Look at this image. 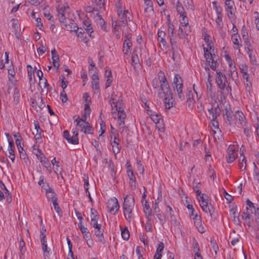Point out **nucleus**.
I'll return each instance as SVG.
<instances>
[{
	"label": "nucleus",
	"mask_w": 259,
	"mask_h": 259,
	"mask_svg": "<svg viewBox=\"0 0 259 259\" xmlns=\"http://www.w3.org/2000/svg\"><path fill=\"white\" fill-rule=\"evenodd\" d=\"M109 103L112 107V113L113 115L114 114L118 113V118L119 119V132L122 134L125 130L124 119L126 117L125 113L124 111L123 103L120 93L115 94L113 92L109 100ZM126 131L128 130L125 128Z\"/></svg>",
	"instance_id": "obj_1"
},
{
	"label": "nucleus",
	"mask_w": 259,
	"mask_h": 259,
	"mask_svg": "<svg viewBox=\"0 0 259 259\" xmlns=\"http://www.w3.org/2000/svg\"><path fill=\"white\" fill-rule=\"evenodd\" d=\"M159 82L160 83L161 92L158 95L159 97L163 98L164 106L166 109H169L173 106L174 100L172 98V94L169 88V84L166 80L164 73L162 71L158 72Z\"/></svg>",
	"instance_id": "obj_2"
},
{
	"label": "nucleus",
	"mask_w": 259,
	"mask_h": 259,
	"mask_svg": "<svg viewBox=\"0 0 259 259\" xmlns=\"http://www.w3.org/2000/svg\"><path fill=\"white\" fill-rule=\"evenodd\" d=\"M195 191L196 195L199 196L198 200L202 209L205 213H209L211 218L212 219L213 218V213L214 210L211 204H208L209 200L208 199L207 196L204 194H201V191L198 189Z\"/></svg>",
	"instance_id": "obj_3"
},
{
	"label": "nucleus",
	"mask_w": 259,
	"mask_h": 259,
	"mask_svg": "<svg viewBox=\"0 0 259 259\" xmlns=\"http://www.w3.org/2000/svg\"><path fill=\"white\" fill-rule=\"evenodd\" d=\"M174 83L175 85L174 88L176 90L179 98L182 101L184 100L185 96L182 91V79L179 75L176 74L175 75Z\"/></svg>",
	"instance_id": "obj_4"
},
{
	"label": "nucleus",
	"mask_w": 259,
	"mask_h": 259,
	"mask_svg": "<svg viewBox=\"0 0 259 259\" xmlns=\"http://www.w3.org/2000/svg\"><path fill=\"white\" fill-rule=\"evenodd\" d=\"M117 13L119 19V22L118 24L116 23L115 24V28H116V27H119L120 26H124L126 25L127 22L126 14H129L127 10H124V11L122 12V10L119 9L117 10Z\"/></svg>",
	"instance_id": "obj_5"
},
{
	"label": "nucleus",
	"mask_w": 259,
	"mask_h": 259,
	"mask_svg": "<svg viewBox=\"0 0 259 259\" xmlns=\"http://www.w3.org/2000/svg\"><path fill=\"white\" fill-rule=\"evenodd\" d=\"M107 207L111 213L115 214L119 209V205L117 199L116 198H110L108 201Z\"/></svg>",
	"instance_id": "obj_6"
},
{
	"label": "nucleus",
	"mask_w": 259,
	"mask_h": 259,
	"mask_svg": "<svg viewBox=\"0 0 259 259\" xmlns=\"http://www.w3.org/2000/svg\"><path fill=\"white\" fill-rule=\"evenodd\" d=\"M113 132H111V144L112 146L113 152L115 154H118L119 153L121 146L119 145V139L117 138L116 136H114L113 137Z\"/></svg>",
	"instance_id": "obj_7"
},
{
	"label": "nucleus",
	"mask_w": 259,
	"mask_h": 259,
	"mask_svg": "<svg viewBox=\"0 0 259 259\" xmlns=\"http://www.w3.org/2000/svg\"><path fill=\"white\" fill-rule=\"evenodd\" d=\"M135 207V199L132 194L127 195L124 198L123 209L134 208Z\"/></svg>",
	"instance_id": "obj_8"
},
{
	"label": "nucleus",
	"mask_w": 259,
	"mask_h": 259,
	"mask_svg": "<svg viewBox=\"0 0 259 259\" xmlns=\"http://www.w3.org/2000/svg\"><path fill=\"white\" fill-rule=\"evenodd\" d=\"M237 156V153L234 145H230L227 149V161L228 163L233 162Z\"/></svg>",
	"instance_id": "obj_9"
},
{
	"label": "nucleus",
	"mask_w": 259,
	"mask_h": 259,
	"mask_svg": "<svg viewBox=\"0 0 259 259\" xmlns=\"http://www.w3.org/2000/svg\"><path fill=\"white\" fill-rule=\"evenodd\" d=\"M63 137L69 143L73 145L78 144V133H75V135L70 137V134L67 130L63 132Z\"/></svg>",
	"instance_id": "obj_10"
},
{
	"label": "nucleus",
	"mask_w": 259,
	"mask_h": 259,
	"mask_svg": "<svg viewBox=\"0 0 259 259\" xmlns=\"http://www.w3.org/2000/svg\"><path fill=\"white\" fill-rule=\"evenodd\" d=\"M225 115L226 118H225V123L228 125H232L234 121L233 118V112L230 107H225Z\"/></svg>",
	"instance_id": "obj_11"
},
{
	"label": "nucleus",
	"mask_w": 259,
	"mask_h": 259,
	"mask_svg": "<svg viewBox=\"0 0 259 259\" xmlns=\"http://www.w3.org/2000/svg\"><path fill=\"white\" fill-rule=\"evenodd\" d=\"M48 188L46 189V194L47 198L51 200L52 203L57 201V197L56 194L53 191L52 189L47 185Z\"/></svg>",
	"instance_id": "obj_12"
},
{
	"label": "nucleus",
	"mask_w": 259,
	"mask_h": 259,
	"mask_svg": "<svg viewBox=\"0 0 259 259\" xmlns=\"http://www.w3.org/2000/svg\"><path fill=\"white\" fill-rule=\"evenodd\" d=\"M68 7L59 6L57 8L59 20L60 22H64L66 20L64 12Z\"/></svg>",
	"instance_id": "obj_13"
},
{
	"label": "nucleus",
	"mask_w": 259,
	"mask_h": 259,
	"mask_svg": "<svg viewBox=\"0 0 259 259\" xmlns=\"http://www.w3.org/2000/svg\"><path fill=\"white\" fill-rule=\"evenodd\" d=\"M217 74L216 82L219 89L221 90H224L226 87V84L222 79L223 74L221 71H217Z\"/></svg>",
	"instance_id": "obj_14"
},
{
	"label": "nucleus",
	"mask_w": 259,
	"mask_h": 259,
	"mask_svg": "<svg viewBox=\"0 0 259 259\" xmlns=\"http://www.w3.org/2000/svg\"><path fill=\"white\" fill-rule=\"evenodd\" d=\"M8 141H9L8 150H9V154H10L9 155V157L11 159L12 161L13 162H14L15 158V154H14L15 146H14L13 140L10 141V140L8 139Z\"/></svg>",
	"instance_id": "obj_15"
},
{
	"label": "nucleus",
	"mask_w": 259,
	"mask_h": 259,
	"mask_svg": "<svg viewBox=\"0 0 259 259\" xmlns=\"http://www.w3.org/2000/svg\"><path fill=\"white\" fill-rule=\"evenodd\" d=\"M194 220V223L197 228L199 229V231L201 232H204V228L201 227V217L196 213L193 218Z\"/></svg>",
	"instance_id": "obj_16"
},
{
	"label": "nucleus",
	"mask_w": 259,
	"mask_h": 259,
	"mask_svg": "<svg viewBox=\"0 0 259 259\" xmlns=\"http://www.w3.org/2000/svg\"><path fill=\"white\" fill-rule=\"evenodd\" d=\"M170 41L171 45V50L172 52V58L174 60L175 57H177V54H178L179 48L177 44V42L172 39V38H170Z\"/></svg>",
	"instance_id": "obj_17"
},
{
	"label": "nucleus",
	"mask_w": 259,
	"mask_h": 259,
	"mask_svg": "<svg viewBox=\"0 0 259 259\" xmlns=\"http://www.w3.org/2000/svg\"><path fill=\"white\" fill-rule=\"evenodd\" d=\"M83 117H84V119H83L82 118H77L74 121V123H76V125L79 126L81 128V131H83L85 126H86V125L88 123V122L85 121L86 116L85 114H84Z\"/></svg>",
	"instance_id": "obj_18"
},
{
	"label": "nucleus",
	"mask_w": 259,
	"mask_h": 259,
	"mask_svg": "<svg viewBox=\"0 0 259 259\" xmlns=\"http://www.w3.org/2000/svg\"><path fill=\"white\" fill-rule=\"evenodd\" d=\"M229 71V76L232 78V79L235 81V83H237V81H238V72L236 71V66H233Z\"/></svg>",
	"instance_id": "obj_19"
},
{
	"label": "nucleus",
	"mask_w": 259,
	"mask_h": 259,
	"mask_svg": "<svg viewBox=\"0 0 259 259\" xmlns=\"http://www.w3.org/2000/svg\"><path fill=\"white\" fill-rule=\"evenodd\" d=\"M235 116L236 118L239 120L241 125L244 126L245 125V117L242 112L240 111H236Z\"/></svg>",
	"instance_id": "obj_20"
},
{
	"label": "nucleus",
	"mask_w": 259,
	"mask_h": 259,
	"mask_svg": "<svg viewBox=\"0 0 259 259\" xmlns=\"http://www.w3.org/2000/svg\"><path fill=\"white\" fill-rule=\"evenodd\" d=\"M204 52L205 58L208 62L213 58H218V56H216L214 52H213V54L209 52L208 49L205 48H204Z\"/></svg>",
	"instance_id": "obj_21"
},
{
	"label": "nucleus",
	"mask_w": 259,
	"mask_h": 259,
	"mask_svg": "<svg viewBox=\"0 0 259 259\" xmlns=\"http://www.w3.org/2000/svg\"><path fill=\"white\" fill-rule=\"evenodd\" d=\"M95 20L100 25L102 29H105V21L99 13H96L94 16Z\"/></svg>",
	"instance_id": "obj_22"
},
{
	"label": "nucleus",
	"mask_w": 259,
	"mask_h": 259,
	"mask_svg": "<svg viewBox=\"0 0 259 259\" xmlns=\"http://www.w3.org/2000/svg\"><path fill=\"white\" fill-rule=\"evenodd\" d=\"M40 241L41 244L42 245V250L44 252L45 256H48L49 254V251H47V239L46 235L40 236Z\"/></svg>",
	"instance_id": "obj_23"
},
{
	"label": "nucleus",
	"mask_w": 259,
	"mask_h": 259,
	"mask_svg": "<svg viewBox=\"0 0 259 259\" xmlns=\"http://www.w3.org/2000/svg\"><path fill=\"white\" fill-rule=\"evenodd\" d=\"M230 213L231 215H233V222L236 224H239L240 220L239 218V215H236L237 213V208L236 207L232 208L230 210Z\"/></svg>",
	"instance_id": "obj_24"
},
{
	"label": "nucleus",
	"mask_w": 259,
	"mask_h": 259,
	"mask_svg": "<svg viewBox=\"0 0 259 259\" xmlns=\"http://www.w3.org/2000/svg\"><path fill=\"white\" fill-rule=\"evenodd\" d=\"M83 27L85 31L87 32L90 37L92 36V33L93 32V28L91 26L89 21L85 20L83 23Z\"/></svg>",
	"instance_id": "obj_25"
},
{
	"label": "nucleus",
	"mask_w": 259,
	"mask_h": 259,
	"mask_svg": "<svg viewBox=\"0 0 259 259\" xmlns=\"http://www.w3.org/2000/svg\"><path fill=\"white\" fill-rule=\"evenodd\" d=\"M103 229L95 230V234L96 236L98 238L99 241L102 243H105V240L103 236Z\"/></svg>",
	"instance_id": "obj_26"
},
{
	"label": "nucleus",
	"mask_w": 259,
	"mask_h": 259,
	"mask_svg": "<svg viewBox=\"0 0 259 259\" xmlns=\"http://www.w3.org/2000/svg\"><path fill=\"white\" fill-rule=\"evenodd\" d=\"M134 208L123 209V213L125 219L130 222L133 218V210Z\"/></svg>",
	"instance_id": "obj_27"
},
{
	"label": "nucleus",
	"mask_w": 259,
	"mask_h": 259,
	"mask_svg": "<svg viewBox=\"0 0 259 259\" xmlns=\"http://www.w3.org/2000/svg\"><path fill=\"white\" fill-rule=\"evenodd\" d=\"M13 100L15 104H17L20 101V94L18 89L14 87Z\"/></svg>",
	"instance_id": "obj_28"
},
{
	"label": "nucleus",
	"mask_w": 259,
	"mask_h": 259,
	"mask_svg": "<svg viewBox=\"0 0 259 259\" xmlns=\"http://www.w3.org/2000/svg\"><path fill=\"white\" fill-rule=\"evenodd\" d=\"M232 39L234 45L236 46L234 47L235 49H239V48L242 46L241 44L240 43L241 41V38L239 35H237L235 36L232 37Z\"/></svg>",
	"instance_id": "obj_29"
},
{
	"label": "nucleus",
	"mask_w": 259,
	"mask_h": 259,
	"mask_svg": "<svg viewBox=\"0 0 259 259\" xmlns=\"http://www.w3.org/2000/svg\"><path fill=\"white\" fill-rule=\"evenodd\" d=\"M38 85L39 87L41 88L42 92H44L45 91V89H48V87L49 86L47 80L45 78H40V80H39V81Z\"/></svg>",
	"instance_id": "obj_30"
},
{
	"label": "nucleus",
	"mask_w": 259,
	"mask_h": 259,
	"mask_svg": "<svg viewBox=\"0 0 259 259\" xmlns=\"http://www.w3.org/2000/svg\"><path fill=\"white\" fill-rule=\"evenodd\" d=\"M131 64L135 69L140 66V61L137 54L132 56Z\"/></svg>",
	"instance_id": "obj_31"
},
{
	"label": "nucleus",
	"mask_w": 259,
	"mask_h": 259,
	"mask_svg": "<svg viewBox=\"0 0 259 259\" xmlns=\"http://www.w3.org/2000/svg\"><path fill=\"white\" fill-rule=\"evenodd\" d=\"M132 46V43L131 40H128V41L127 42H124L122 50L123 54H127L128 53L129 50H130Z\"/></svg>",
	"instance_id": "obj_32"
},
{
	"label": "nucleus",
	"mask_w": 259,
	"mask_h": 259,
	"mask_svg": "<svg viewBox=\"0 0 259 259\" xmlns=\"http://www.w3.org/2000/svg\"><path fill=\"white\" fill-rule=\"evenodd\" d=\"M208 111L210 115H211V117H209L210 119H217L218 116H219L220 114L219 113V110H217V111H214L212 107L208 109Z\"/></svg>",
	"instance_id": "obj_33"
},
{
	"label": "nucleus",
	"mask_w": 259,
	"mask_h": 259,
	"mask_svg": "<svg viewBox=\"0 0 259 259\" xmlns=\"http://www.w3.org/2000/svg\"><path fill=\"white\" fill-rule=\"evenodd\" d=\"M51 163L53 165L55 166L54 171L56 173H57L58 172H59L61 173L62 170V168L60 167V165H59V162L56 161V158L54 157L51 161Z\"/></svg>",
	"instance_id": "obj_34"
},
{
	"label": "nucleus",
	"mask_w": 259,
	"mask_h": 259,
	"mask_svg": "<svg viewBox=\"0 0 259 259\" xmlns=\"http://www.w3.org/2000/svg\"><path fill=\"white\" fill-rule=\"evenodd\" d=\"M19 249L20 253L23 255L24 254L25 251H26V247H25V243L23 239L22 238H21L19 241Z\"/></svg>",
	"instance_id": "obj_35"
},
{
	"label": "nucleus",
	"mask_w": 259,
	"mask_h": 259,
	"mask_svg": "<svg viewBox=\"0 0 259 259\" xmlns=\"http://www.w3.org/2000/svg\"><path fill=\"white\" fill-rule=\"evenodd\" d=\"M176 9L180 16L185 14L184 9L179 1L177 2Z\"/></svg>",
	"instance_id": "obj_36"
},
{
	"label": "nucleus",
	"mask_w": 259,
	"mask_h": 259,
	"mask_svg": "<svg viewBox=\"0 0 259 259\" xmlns=\"http://www.w3.org/2000/svg\"><path fill=\"white\" fill-rule=\"evenodd\" d=\"M127 174L128 177H129L130 181H136V177L134 174L133 171L131 168V165H128L127 166Z\"/></svg>",
	"instance_id": "obj_37"
},
{
	"label": "nucleus",
	"mask_w": 259,
	"mask_h": 259,
	"mask_svg": "<svg viewBox=\"0 0 259 259\" xmlns=\"http://www.w3.org/2000/svg\"><path fill=\"white\" fill-rule=\"evenodd\" d=\"M50 8L49 7H46L43 9V14L45 17L47 18L48 20H51L53 16L50 13Z\"/></svg>",
	"instance_id": "obj_38"
},
{
	"label": "nucleus",
	"mask_w": 259,
	"mask_h": 259,
	"mask_svg": "<svg viewBox=\"0 0 259 259\" xmlns=\"http://www.w3.org/2000/svg\"><path fill=\"white\" fill-rule=\"evenodd\" d=\"M243 78L246 80V82L244 83L245 86L246 88L250 89L251 87V83L250 80H249V74H245L243 75Z\"/></svg>",
	"instance_id": "obj_39"
},
{
	"label": "nucleus",
	"mask_w": 259,
	"mask_h": 259,
	"mask_svg": "<svg viewBox=\"0 0 259 259\" xmlns=\"http://www.w3.org/2000/svg\"><path fill=\"white\" fill-rule=\"evenodd\" d=\"M151 118L152 120L156 123H159L160 120L161 119L160 115L157 113H155L153 112L152 113H150Z\"/></svg>",
	"instance_id": "obj_40"
},
{
	"label": "nucleus",
	"mask_w": 259,
	"mask_h": 259,
	"mask_svg": "<svg viewBox=\"0 0 259 259\" xmlns=\"http://www.w3.org/2000/svg\"><path fill=\"white\" fill-rule=\"evenodd\" d=\"M67 242L68 246L69 248V253L68 255L69 256H71V258H68V259H74V255H73V252L72 251V245L71 242V241L68 238H67Z\"/></svg>",
	"instance_id": "obj_41"
},
{
	"label": "nucleus",
	"mask_w": 259,
	"mask_h": 259,
	"mask_svg": "<svg viewBox=\"0 0 259 259\" xmlns=\"http://www.w3.org/2000/svg\"><path fill=\"white\" fill-rule=\"evenodd\" d=\"M121 236L123 239L125 240H127L129 239L130 237V233L128 230L126 228L122 230L121 229Z\"/></svg>",
	"instance_id": "obj_42"
},
{
	"label": "nucleus",
	"mask_w": 259,
	"mask_h": 259,
	"mask_svg": "<svg viewBox=\"0 0 259 259\" xmlns=\"http://www.w3.org/2000/svg\"><path fill=\"white\" fill-rule=\"evenodd\" d=\"M216 23L218 24V26L219 27V28H222L223 26V23L222 21V14H217V18L216 20Z\"/></svg>",
	"instance_id": "obj_43"
},
{
	"label": "nucleus",
	"mask_w": 259,
	"mask_h": 259,
	"mask_svg": "<svg viewBox=\"0 0 259 259\" xmlns=\"http://www.w3.org/2000/svg\"><path fill=\"white\" fill-rule=\"evenodd\" d=\"M249 210L251 213L254 214L255 218L259 217V208L257 207V205H254L253 207L249 208Z\"/></svg>",
	"instance_id": "obj_44"
},
{
	"label": "nucleus",
	"mask_w": 259,
	"mask_h": 259,
	"mask_svg": "<svg viewBox=\"0 0 259 259\" xmlns=\"http://www.w3.org/2000/svg\"><path fill=\"white\" fill-rule=\"evenodd\" d=\"M40 161L41 163H43L44 166L46 168H51V164L45 156H41L40 158Z\"/></svg>",
	"instance_id": "obj_45"
},
{
	"label": "nucleus",
	"mask_w": 259,
	"mask_h": 259,
	"mask_svg": "<svg viewBox=\"0 0 259 259\" xmlns=\"http://www.w3.org/2000/svg\"><path fill=\"white\" fill-rule=\"evenodd\" d=\"M180 17L181 18L180 20L181 25L183 26H186L188 24V20L186 14L180 16Z\"/></svg>",
	"instance_id": "obj_46"
},
{
	"label": "nucleus",
	"mask_w": 259,
	"mask_h": 259,
	"mask_svg": "<svg viewBox=\"0 0 259 259\" xmlns=\"http://www.w3.org/2000/svg\"><path fill=\"white\" fill-rule=\"evenodd\" d=\"M91 221H95L96 219H98V212L94 208L91 209Z\"/></svg>",
	"instance_id": "obj_47"
},
{
	"label": "nucleus",
	"mask_w": 259,
	"mask_h": 259,
	"mask_svg": "<svg viewBox=\"0 0 259 259\" xmlns=\"http://www.w3.org/2000/svg\"><path fill=\"white\" fill-rule=\"evenodd\" d=\"M106 0H92V3H95L96 6H99L100 8L104 7Z\"/></svg>",
	"instance_id": "obj_48"
},
{
	"label": "nucleus",
	"mask_w": 259,
	"mask_h": 259,
	"mask_svg": "<svg viewBox=\"0 0 259 259\" xmlns=\"http://www.w3.org/2000/svg\"><path fill=\"white\" fill-rule=\"evenodd\" d=\"M215 58H213L211 60H210L208 62L210 68L213 70H215L218 66L217 61V60H215Z\"/></svg>",
	"instance_id": "obj_49"
},
{
	"label": "nucleus",
	"mask_w": 259,
	"mask_h": 259,
	"mask_svg": "<svg viewBox=\"0 0 259 259\" xmlns=\"http://www.w3.org/2000/svg\"><path fill=\"white\" fill-rule=\"evenodd\" d=\"M53 204L54 209L56 210V212L58 213V214L60 217H61L62 215V210L60 209L57 201L54 202V203H53Z\"/></svg>",
	"instance_id": "obj_50"
},
{
	"label": "nucleus",
	"mask_w": 259,
	"mask_h": 259,
	"mask_svg": "<svg viewBox=\"0 0 259 259\" xmlns=\"http://www.w3.org/2000/svg\"><path fill=\"white\" fill-rule=\"evenodd\" d=\"M84 188L85 190V192H89V177L88 176L84 175Z\"/></svg>",
	"instance_id": "obj_51"
},
{
	"label": "nucleus",
	"mask_w": 259,
	"mask_h": 259,
	"mask_svg": "<svg viewBox=\"0 0 259 259\" xmlns=\"http://www.w3.org/2000/svg\"><path fill=\"white\" fill-rule=\"evenodd\" d=\"M93 130V127L90 125L89 123L85 126L84 128L83 129V133L85 134H92V131Z\"/></svg>",
	"instance_id": "obj_52"
},
{
	"label": "nucleus",
	"mask_w": 259,
	"mask_h": 259,
	"mask_svg": "<svg viewBox=\"0 0 259 259\" xmlns=\"http://www.w3.org/2000/svg\"><path fill=\"white\" fill-rule=\"evenodd\" d=\"M217 2L214 1L212 2V5L213 6V8L215 9V11L217 14H221L222 12V9L221 7L217 6Z\"/></svg>",
	"instance_id": "obj_53"
},
{
	"label": "nucleus",
	"mask_w": 259,
	"mask_h": 259,
	"mask_svg": "<svg viewBox=\"0 0 259 259\" xmlns=\"http://www.w3.org/2000/svg\"><path fill=\"white\" fill-rule=\"evenodd\" d=\"M247 50H248L247 53H248V54L249 55V57L250 58V61L251 63H252V64H254L256 62V59L254 56H252L251 49L249 47H247Z\"/></svg>",
	"instance_id": "obj_54"
},
{
	"label": "nucleus",
	"mask_w": 259,
	"mask_h": 259,
	"mask_svg": "<svg viewBox=\"0 0 259 259\" xmlns=\"http://www.w3.org/2000/svg\"><path fill=\"white\" fill-rule=\"evenodd\" d=\"M210 244L214 250L215 253H217V251L219 250V247L217 244L216 241L213 239L210 240Z\"/></svg>",
	"instance_id": "obj_55"
},
{
	"label": "nucleus",
	"mask_w": 259,
	"mask_h": 259,
	"mask_svg": "<svg viewBox=\"0 0 259 259\" xmlns=\"http://www.w3.org/2000/svg\"><path fill=\"white\" fill-rule=\"evenodd\" d=\"M174 26L172 24L168 23V33L170 38H171L174 32Z\"/></svg>",
	"instance_id": "obj_56"
},
{
	"label": "nucleus",
	"mask_w": 259,
	"mask_h": 259,
	"mask_svg": "<svg viewBox=\"0 0 259 259\" xmlns=\"http://www.w3.org/2000/svg\"><path fill=\"white\" fill-rule=\"evenodd\" d=\"M193 246L194 252L195 253L197 252H198V251L200 250L199 247V244L195 238H193Z\"/></svg>",
	"instance_id": "obj_57"
},
{
	"label": "nucleus",
	"mask_w": 259,
	"mask_h": 259,
	"mask_svg": "<svg viewBox=\"0 0 259 259\" xmlns=\"http://www.w3.org/2000/svg\"><path fill=\"white\" fill-rule=\"evenodd\" d=\"M77 36L78 37H80L81 38V41H83L84 42L87 43L88 40H87L86 39V35H84V32H82L81 31H80L79 32H77Z\"/></svg>",
	"instance_id": "obj_58"
},
{
	"label": "nucleus",
	"mask_w": 259,
	"mask_h": 259,
	"mask_svg": "<svg viewBox=\"0 0 259 259\" xmlns=\"http://www.w3.org/2000/svg\"><path fill=\"white\" fill-rule=\"evenodd\" d=\"M164 243L162 242H160L158 247L157 248L156 251V254H161L162 251H163L164 249Z\"/></svg>",
	"instance_id": "obj_59"
},
{
	"label": "nucleus",
	"mask_w": 259,
	"mask_h": 259,
	"mask_svg": "<svg viewBox=\"0 0 259 259\" xmlns=\"http://www.w3.org/2000/svg\"><path fill=\"white\" fill-rule=\"evenodd\" d=\"M246 211H244L242 217L243 219H244L245 220H247L250 219V212L249 211L248 207H246Z\"/></svg>",
	"instance_id": "obj_60"
},
{
	"label": "nucleus",
	"mask_w": 259,
	"mask_h": 259,
	"mask_svg": "<svg viewBox=\"0 0 259 259\" xmlns=\"http://www.w3.org/2000/svg\"><path fill=\"white\" fill-rule=\"evenodd\" d=\"M223 194L225 198L229 202H231V201L233 200V197L229 194L225 190H224Z\"/></svg>",
	"instance_id": "obj_61"
},
{
	"label": "nucleus",
	"mask_w": 259,
	"mask_h": 259,
	"mask_svg": "<svg viewBox=\"0 0 259 259\" xmlns=\"http://www.w3.org/2000/svg\"><path fill=\"white\" fill-rule=\"evenodd\" d=\"M156 215H157L158 220H159L160 223L161 225H163L164 223H165V220L162 212H161L160 213H158L157 214H156Z\"/></svg>",
	"instance_id": "obj_62"
},
{
	"label": "nucleus",
	"mask_w": 259,
	"mask_h": 259,
	"mask_svg": "<svg viewBox=\"0 0 259 259\" xmlns=\"http://www.w3.org/2000/svg\"><path fill=\"white\" fill-rule=\"evenodd\" d=\"M92 88L93 90H97L98 91L100 90V86L99 80L92 81Z\"/></svg>",
	"instance_id": "obj_63"
},
{
	"label": "nucleus",
	"mask_w": 259,
	"mask_h": 259,
	"mask_svg": "<svg viewBox=\"0 0 259 259\" xmlns=\"http://www.w3.org/2000/svg\"><path fill=\"white\" fill-rule=\"evenodd\" d=\"M78 228H79L80 231L81 232V233L84 234H85V233H87L88 232H89V231H88L87 228L84 227L82 224H81V222H79L78 225Z\"/></svg>",
	"instance_id": "obj_64"
}]
</instances>
